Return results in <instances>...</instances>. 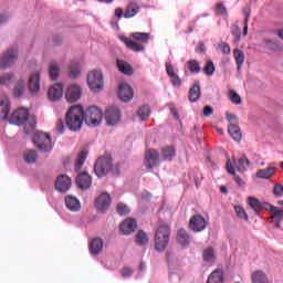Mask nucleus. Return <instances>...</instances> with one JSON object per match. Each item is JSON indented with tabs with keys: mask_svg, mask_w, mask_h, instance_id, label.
<instances>
[{
	"mask_svg": "<svg viewBox=\"0 0 283 283\" xmlns=\"http://www.w3.org/2000/svg\"><path fill=\"white\" fill-rule=\"evenodd\" d=\"M83 120H85V109L81 105H74L66 112V127L71 132H78L83 127Z\"/></svg>",
	"mask_w": 283,
	"mask_h": 283,
	"instance_id": "obj_1",
	"label": "nucleus"
},
{
	"mask_svg": "<svg viewBox=\"0 0 283 283\" xmlns=\"http://www.w3.org/2000/svg\"><path fill=\"white\" fill-rule=\"evenodd\" d=\"M86 83L88 90L93 92V94H101L105 87V77L103 76V71L101 70H92L87 73Z\"/></svg>",
	"mask_w": 283,
	"mask_h": 283,
	"instance_id": "obj_2",
	"label": "nucleus"
},
{
	"mask_svg": "<svg viewBox=\"0 0 283 283\" xmlns=\"http://www.w3.org/2000/svg\"><path fill=\"white\" fill-rule=\"evenodd\" d=\"M32 143L39 151L42 154H50L54 148V144L52 143V136L48 133L35 132L32 137Z\"/></svg>",
	"mask_w": 283,
	"mask_h": 283,
	"instance_id": "obj_3",
	"label": "nucleus"
},
{
	"mask_svg": "<svg viewBox=\"0 0 283 283\" xmlns=\"http://www.w3.org/2000/svg\"><path fill=\"white\" fill-rule=\"evenodd\" d=\"M171 235V230L169 226L163 224L159 226L155 233V249L159 253H163L165 249H167V244H169V238Z\"/></svg>",
	"mask_w": 283,
	"mask_h": 283,
	"instance_id": "obj_4",
	"label": "nucleus"
},
{
	"mask_svg": "<svg viewBox=\"0 0 283 283\" xmlns=\"http://www.w3.org/2000/svg\"><path fill=\"white\" fill-rule=\"evenodd\" d=\"M84 120L88 127H98L103 123V111L98 106H90L84 113Z\"/></svg>",
	"mask_w": 283,
	"mask_h": 283,
	"instance_id": "obj_5",
	"label": "nucleus"
},
{
	"mask_svg": "<svg viewBox=\"0 0 283 283\" xmlns=\"http://www.w3.org/2000/svg\"><path fill=\"white\" fill-rule=\"evenodd\" d=\"M94 171L97 178H103L104 176H107L112 171V157H99L94 165Z\"/></svg>",
	"mask_w": 283,
	"mask_h": 283,
	"instance_id": "obj_6",
	"label": "nucleus"
},
{
	"mask_svg": "<svg viewBox=\"0 0 283 283\" xmlns=\"http://www.w3.org/2000/svg\"><path fill=\"white\" fill-rule=\"evenodd\" d=\"M17 61H19V49L11 48L7 50L0 57V70H9Z\"/></svg>",
	"mask_w": 283,
	"mask_h": 283,
	"instance_id": "obj_7",
	"label": "nucleus"
},
{
	"mask_svg": "<svg viewBox=\"0 0 283 283\" xmlns=\"http://www.w3.org/2000/svg\"><path fill=\"white\" fill-rule=\"evenodd\" d=\"M28 118H30V111L28 108L20 107L11 114L9 123L11 125H25L28 123Z\"/></svg>",
	"mask_w": 283,
	"mask_h": 283,
	"instance_id": "obj_8",
	"label": "nucleus"
},
{
	"mask_svg": "<svg viewBox=\"0 0 283 283\" xmlns=\"http://www.w3.org/2000/svg\"><path fill=\"white\" fill-rule=\"evenodd\" d=\"M265 210L270 211L271 213V220L274 223V227L276 229H281V231H283V227H282V220H283V210L279 207H275L271 203H265Z\"/></svg>",
	"mask_w": 283,
	"mask_h": 283,
	"instance_id": "obj_9",
	"label": "nucleus"
},
{
	"mask_svg": "<svg viewBox=\"0 0 283 283\" xmlns=\"http://www.w3.org/2000/svg\"><path fill=\"white\" fill-rule=\"evenodd\" d=\"M144 165L146 169H155L160 165V154L156 149H148L145 153Z\"/></svg>",
	"mask_w": 283,
	"mask_h": 283,
	"instance_id": "obj_10",
	"label": "nucleus"
},
{
	"mask_svg": "<svg viewBox=\"0 0 283 283\" xmlns=\"http://www.w3.org/2000/svg\"><path fill=\"white\" fill-rule=\"evenodd\" d=\"M83 94V88L78 84L69 85L65 94V98L67 103H76L81 101V96Z\"/></svg>",
	"mask_w": 283,
	"mask_h": 283,
	"instance_id": "obj_11",
	"label": "nucleus"
},
{
	"mask_svg": "<svg viewBox=\"0 0 283 283\" xmlns=\"http://www.w3.org/2000/svg\"><path fill=\"white\" fill-rule=\"evenodd\" d=\"M28 85L31 94H39L41 92V71L31 72Z\"/></svg>",
	"mask_w": 283,
	"mask_h": 283,
	"instance_id": "obj_12",
	"label": "nucleus"
},
{
	"mask_svg": "<svg viewBox=\"0 0 283 283\" xmlns=\"http://www.w3.org/2000/svg\"><path fill=\"white\" fill-rule=\"evenodd\" d=\"M251 167V161H249V158H247L244 155L239 159V167H233V163L231 160L227 161V171L228 174H231L234 176L235 171H247Z\"/></svg>",
	"mask_w": 283,
	"mask_h": 283,
	"instance_id": "obj_13",
	"label": "nucleus"
},
{
	"mask_svg": "<svg viewBox=\"0 0 283 283\" xmlns=\"http://www.w3.org/2000/svg\"><path fill=\"white\" fill-rule=\"evenodd\" d=\"M118 98H120L123 103H129V101L134 98V88H132V86L125 82L119 83Z\"/></svg>",
	"mask_w": 283,
	"mask_h": 283,
	"instance_id": "obj_14",
	"label": "nucleus"
},
{
	"mask_svg": "<svg viewBox=\"0 0 283 283\" xmlns=\"http://www.w3.org/2000/svg\"><path fill=\"white\" fill-rule=\"evenodd\" d=\"M72 188V179L67 175H60L55 180V189L60 193H66Z\"/></svg>",
	"mask_w": 283,
	"mask_h": 283,
	"instance_id": "obj_15",
	"label": "nucleus"
},
{
	"mask_svg": "<svg viewBox=\"0 0 283 283\" xmlns=\"http://www.w3.org/2000/svg\"><path fill=\"white\" fill-rule=\"evenodd\" d=\"M105 120L106 124L114 127V125H118L120 123V109L117 107H109L105 112Z\"/></svg>",
	"mask_w": 283,
	"mask_h": 283,
	"instance_id": "obj_16",
	"label": "nucleus"
},
{
	"mask_svg": "<svg viewBox=\"0 0 283 283\" xmlns=\"http://www.w3.org/2000/svg\"><path fill=\"white\" fill-rule=\"evenodd\" d=\"M111 205H112V197L107 192L101 193L95 201L96 209L102 213H105V211L109 209Z\"/></svg>",
	"mask_w": 283,
	"mask_h": 283,
	"instance_id": "obj_17",
	"label": "nucleus"
},
{
	"mask_svg": "<svg viewBox=\"0 0 283 283\" xmlns=\"http://www.w3.org/2000/svg\"><path fill=\"white\" fill-rule=\"evenodd\" d=\"M190 229L195 232L205 231L207 229V220L205 217L197 214L190 219Z\"/></svg>",
	"mask_w": 283,
	"mask_h": 283,
	"instance_id": "obj_18",
	"label": "nucleus"
},
{
	"mask_svg": "<svg viewBox=\"0 0 283 283\" xmlns=\"http://www.w3.org/2000/svg\"><path fill=\"white\" fill-rule=\"evenodd\" d=\"M49 101L56 102L63 98V84L55 83L48 91Z\"/></svg>",
	"mask_w": 283,
	"mask_h": 283,
	"instance_id": "obj_19",
	"label": "nucleus"
},
{
	"mask_svg": "<svg viewBox=\"0 0 283 283\" xmlns=\"http://www.w3.org/2000/svg\"><path fill=\"white\" fill-rule=\"evenodd\" d=\"M138 223L134 219H126L119 226V231L123 235H132L136 231Z\"/></svg>",
	"mask_w": 283,
	"mask_h": 283,
	"instance_id": "obj_20",
	"label": "nucleus"
},
{
	"mask_svg": "<svg viewBox=\"0 0 283 283\" xmlns=\"http://www.w3.org/2000/svg\"><path fill=\"white\" fill-rule=\"evenodd\" d=\"M10 115V99L8 96H0V120H8Z\"/></svg>",
	"mask_w": 283,
	"mask_h": 283,
	"instance_id": "obj_21",
	"label": "nucleus"
},
{
	"mask_svg": "<svg viewBox=\"0 0 283 283\" xmlns=\"http://www.w3.org/2000/svg\"><path fill=\"white\" fill-rule=\"evenodd\" d=\"M65 207L69 211H72L73 213H76V211H81V201L78 198L69 195L64 199Z\"/></svg>",
	"mask_w": 283,
	"mask_h": 283,
	"instance_id": "obj_22",
	"label": "nucleus"
},
{
	"mask_svg": "<svg viewBox=\"0 0 283 283\" xmlns=\"http://www.w3.org/2000/svg\"><path fill=\"white\" fill-rule=\"evenodd\" d=\"M166 72L174 87H180V85H182V80H180V76L176 74V71L174 70V65H171V62L166 63Z\"/></svg>",
	"mask_w": 283,
	"mask_h": 283,
	"instance_id": "obj_23",
	"label": "nucleus"
},
{
	"mask_svg": "<svg viewBox=\"0 0 283 283\" xmlns=\"http://www.w3.org/2000/svg\"><path fill=\"white\" fill-rule=\"evenodd\" d=\"M76 185L80 189H90L92 187V176L87 172H81L76 178Z\"/></svg>",
	"mask_w": 283,
	"mask_h": 283,
	"instance_id": "obj_24",
	"label": "nucleus"
},
{
	"mask_svg": "<svg viewBox=\"0 0 283 283\" xmlns=\"http://www.w3.org/2000/svg\"><path fill=\"white\" fill-rule=\"evenodd\" d=\"M49 76L51 81H59L61 76V64L56 61H51L49 63Z\"/></svg>",
	"mask_w": 283,
	"mask_h": 283,
	"instance_id": "obj_25",
	"label": "nucleus"
},
{
	"mask_svg": "<svg viewBox=\"0 0 283 283\" xmlns=\"http://www.w3.org/2000/svg\"><path fill=\"white\" fill-rule=\"evenodd\" d=\"M119 39L125 43L126 48L129 50H133V52H145V46L140 43H137L134 40H129L128 38H125L124 35H120Z\"/></svg>",
	"mask_w": 283,
	"mask_h": 283,
	"instance_id": "obj_26",
	"label": "nucleus"
},
{
	"mask_svg": "<svg viewBox=\"0 0 283 283\" xmlns=\"http://www.w3.org/2000/svg\"><path fill=\"white\" fill-rule=\"evenodd\" d=\"M160 158L165 161L171 163L176 158V147L165 146L161 148Z\"/></svg>",
	"mask_w": 283,
	"mask_h": 283,
	"instance_id": "obj_27",
	"label": "nucleus"
},
{
	"mask_svg": "<svg viewBox=\"0 0 283 283\" xmlns=\"http://www.w3.org/2000/svg\"><path fill=\"white\" fill-rule=\"evenodd\" d=\"M275 171H277V168L273 166L258 170L256 178H260L261 180H270V178H273V176H275Z\"/></svg>",
	"mask_w": 283,
	"mask_h": 283,
	"instance_id": "obj_28",
	"label": "nucleus"
},
{
	"mask_svg": "<svg viewBox=\"0 0 283 283\" xmlns=\"http://www.w3.org/2000/svg\"><path fill=\"white\" fill-rule=\"evenodd\" d=\"M90 253L91 255H98V253L103 252V239H93L90 243Z\"/></svg>",
	"mask_w": 283,
	"mask_h": 283,
	"instance_id": "obj_29",
	"label": "nucleus"
},
{
	"mask_svg": "<svg viewBox=\"0 0 283 283\" xmlns=\"http://www.w3.org/2000/svg\"><path fill=\"white\" fill-rule=\"evenodd\" d=\"M228 133L237 143L242 140V130H240V126H238V124H229Z\"/></svg>",
	"mask_w": 283,
	"mask_h": 283,
	"instance_id": "obj_30",
	"label": "nucleus"
},
{
	"mask_svg": "<svg viewBox=\"0 0 283 283\" xmlns=\"http://www.w3.org/2000/svg\"><path fill=\"white\" fill-rule=\"evenodd\" d=\"M140 12V6L136 2H130L127 8L126 12L124 13L125 19H133V17H136Z\"/></svg>",
	"mask_w": 283,
	"mask_h": 283,
	"instance_id": "obj_31",
	"label": "nucleus"
},
{
	"mask_svg": "<svg viewBox=\"0 0 283 283\" xmlns=\"http://www.w3.org/2000/svg\"><path fill=\"white\" fill-rule=\"evenodd\" d=\"M117 67L119 72H122V74H126V76H132V74H134V69H132V65L123 60H117Z\"/></svg>",
	"mask_w": 283,
	"mask_h": 283,
	"instance_id": "obj_32",
	"label": "nucleus"
},
{
	"mask_svg": "<svg viewBox=\"0 0 283 283\" xmlns=\"http://www.w3.org/2000/svg\"><path fill=\"white\" fill-rule=\"evenodd\" d=\"M233 56L237 63V70L240 72V70H242V65H244V52H242L240 49H234Z\"/></svg>",
	"mask_w": 283,
	"mask_h": 283,
	"instance_id": "obj_33",
	"label": "nucleus"
},
{
	"mask_svg": "<svg viewBox=\"0 0 283 283\" xmlns=\"http://www.w3.org/2000/svg\"><path fill=\"white\" fill-rule=\"evenodd\" d=\"M202 258L207 264H213L216 262V251H213V248H206Z\"/></svg>",
	"mask_w": 283,
	"mask_h": 283,
	"instance_id": "obj_34",
	"label": "nucleus"
},
{
	"mask_svg": "<svg viewBox=\"0 0 283 283\" xmlns=\"http://www.w3.org/2000/svg\"><path fill=\"white\" fill-rule=\"evenodd\" d=\"M224 280L222 270H214L207 280V283H222Z\"/></svg>",
	"mask_w": 283,
	"mask_h": 283,
	"instance_id": "obj_35",
	"label": "nucleus"
},
{
	"mask_svg": "<svg viewBox=\"0 0 283 283\" xmlns=\"http://www.w3.org/2000/svg\"><path fill=\"white\" fill-rule=\"evenodd\" d=\"M23 94H25V80L21 78L15 83L13 95L21 97Z\"/></svg>",
	"mask_w": 283,
	"mask_h": 283,
	"instance_id": "obj_36",
	"label": "nucleus"
},
{
	"mask_svg": "<svg viewBox=\"0 0 283 283\" xmlns=\"http://www.w3.org/2000/svg\"><path fill=\"white\" fill-rule=\"evenodd\" d=\"M135 242L136 244H138V247H145V244L149 242V237L147 235V232L139 230L136 234Z\"/></svg>",
	"mask_w": 283,
	"mask_h": 283,
	"instance_id": "obj_37",
	"label": "nucleus"
},
{
	"mask_svg": "<svg viewBox=\"0 0 283 283\" xmlns=\"http://www.w3.org/2000/svg\"><path fill=\"white\" fill-rule=\"evenodd\" d=\"M39 158V155L36 154V150L30 149L24 153V161L28 165H34Z\"/></svg>",
	"mask_w": 283,
	"mask_h": 283,
	"instance_id": "obj_38",
	"label": "nucleus"
},
{
	"mask_svg": "<svg viewBox=\"0 0 283 283\" xmlns=\"http://www.w3.org/2000/svg\"><path fill=\"white\" fill-rule=\"evenodd\" d=\"M200 84H195L189 91V101L196 103L200 98Z\"/></svg>",
	"mask_w": 283,
	"mask_h": 283,
	"instance_id": "obj_39",
	"label": "nucleus"
},
{
	"mask_svg": "<svg viewBox=\"0 0 283 283\" xmlns=\"http://www.w3.org/2000/svg\"><path fill=\"white\" fill-rule=\"evenodd\" d=\"M151 115V111L149 109V106L144 105L138 108L137 116L139 120H147L149 116Z\"/></svg>",
	"mask_w": 283,
	"mask_h": 283,
	"instance_id": "obj_40",
	"label": "nucleus"
},
{
	"mask_svg": "<svg viewBox=\"0 0 283 283\" xmlns=\"http://www.w3.org/2000/svg\"><path fill=\"white\" fill-rule=\"evenodd\" d=\"M252 282L253 283H269V279H266V274L262 271H255L252 273Z\"/></svg>",
	"mask_w": 283,
	"mask_h": 283,
	"instance_id": "obj_41",
	"label": "nucleus"
},
{
	"mask_svg": "<svg viewBox=\"0 0 283 283\" xmlns=\"http://www.w3.org/2000/svg\"><path fill=\"white\" fill-rule=\"evenodd\" d=\"M134 41H138V43H149V33L145 32H135L132 34Z\"/></svg>",
	"mask_w": 283,
	"mask_h": 283,
	"instance_id": "obj_42",
	"label": "nucleus"
},
{
	"mask_svg": "<svg viewBox=\"0 0 283 283\" xmlns=\"http://www.w3.org/2000/svg\"><path fill=\"white\" fill-rule=\"evenodd\" d=\"M177 240L181 245L187 247L189 244V234L187 233V230H179L177 233Z\"/></svg>",
	"mask_w": 283,
	"mask_h": 283,
	"instance_id": "obj_43",
	"label": "nucleus"
},
{
	"mask_svg": "<svg viewBox=\"0 0 283 283\" xmlns=\"http://www.w3.org/2000/svg\"><path fill=\"white\" fill-rule=\"evenodd\" d=\"M249 206L251 209H253L254 212L260 213L262 211V202L258 200L255 197H249L248 198Z\"/></svg>",
	"mask_w": 283,
	"mask_h": 283,
	"instance_id": "obj_44",
	"label": "nucleus"
},
{
	"mask_svg": "<svg viewBox=\"0 0 283 283\" xmlns=\"http://www.w3.org/2000/svg\"><path fill=\"white\" fill-rule=\"evenodd\" d=\"M78 76H81V69L78 67V62H76V61L71 62L70 77L71 78H78Z\"/></svg>",
	"mask_w": 283,
	"mask_h": 283,
	"instance_id": "obj_45",
	"label": "nucleus"
},
{
	"mask_svg": "<svg viewBox=\"0 0 283 283\" xmlns=\"http://www.w3.org/2000/svg\"><path fill=\"white\" fill-rule=\"evenodd\" d=\"M187 69L191 74H198L200 73V63L196 60H190L187 62Z\"/></svg>",
	"mask_w": 283,
	"mask_h": 283,
	"instance_id": "obj_46",
	"label": "nucleus"
},
{
	"mask_svg": "<svg viewBox=\"0 0 283 283\" xmlns=\"http://www.w3.org/2000/svg\"><path fill=\"white\" fill-rule=\"evenodd\" d=\"M85 158H87V153L85 150H83L78 154L77 159L75 161L76 171L81 170L83 165H85Z\"/></svg>",
	"mask_w": 283,
	"mask_h": 283,
	"instance_id": "obj_47",
	"label": "nucleus"
},
{
	"mask_svg": "<svg viewBox=\"0 0 283 283\" xmlns=\"http://www.w3.org/2000/svg\"><path fill=\"white\" fill-rule=\"evenodd\" d=\"M234 211L237 217L240 218V220L249 222V214H247V211H244V208L242 206H234Z\"/></svg>",
	"mask_w": 283,
	"mask_h": 283,
	"instance_id": "obj_48",
	"label": "nucleus"
},
{
	"mask_svg": "<svg viewBox=\"0 0 283 283\" xmlns=\"http://www.w3.org/2000/svg\"><path fill=\"white\" fill-rule=\"evenodd\" d=\"M228 98L233 103V105H240L242 103V97L235 91L228 92Z\"/></svg>",
	"mask_w": 283,
	"mask_h": 283,
	"instance_id": "obj_49",
	"label": "nucleus"
},
{
	"mask_svg": "<svg viewBox=\"0 0 283 283\" xmlns=\"http://www.w3.org/2000/svg\"><path fill=\"white\" fill-rule=\"evenodd\" d=\"M14 82V73H8L0 76V85H10Z\"/></svg>",
	"mask_w": 283,
	"mask_h": 283,
	"instance_id": "obj_50",
	"label": "nucleus"
},
{
	"mask_svg": "<svg viewBox=\"0 0 283 283\" xmlns=\"http://www.w3.org/2000/svg\"><path fill=\"white\" fill-rule=\"evenodd\" d=\"M203 72L205 74H207V76H213V73L216 72V66L213 65V62L208 61L206 66L203 67Z\"/></svg>",
	"mask_w": 283,
	"mask_h": 283,
	"instance_id": "obj_51",
	"label": "nucleus"
},
{
	"mask_svg": "<svg viewBox=\"0 0 283 283\" xmlns=\"http://www.w3.org/2000/svg\"><path fill=\"white\" fill-rule=\"evenodd\" d=\"M231 32H232V35L234 36V43H239L240 36L242 35V29H240V27L238 25H233Z\"/></svg>",
	"mask_w": 283,
	"mask_h": 283,
	"instance_id": "obj_52",
	"label": "nucleus"
},
{
	"mask_svg": "<svg viewBox=\"0 0 283 283\" xmlns=\"http://www.w3.org/2000/svg\"><path fill=\"white\" fill-rule=\"evenodd\" d=\"M249 17H251V12L249 10H244L243 36H247V34H249Z\"/></svg>",
	"mask_w": 283,
	"mask_h": 283,
	"instance_id": "obj_53",
	"label": "nucleus"
},
{
	"mask_svg": "<svg viewBox=\"0 0 283 283\" xmlns=\"http://www.w3.org/2000/svg\"><path fill=\"white\" fill-rule=\"evenodd\" d=\"M129 207H127V205L125 203H118L117 205V213H119V216H127L129 213Z\"/></svg>",
	"mask_w": 283,
	"mask_h": 283,
	"instance_id": "obj_54",
	"label": "nucleus"
},
{
	"mask_svg": "<svg viewBox=\"0 0 283 283\" xmlns=\"http://www.w3.org/2000/svg\"><path fill=\"white\" fill-rule=\"evenodd\" d=\"M226 118L230 123V125H238V116L230 113H226Z\"/></svg>",
	"mask_w": 283,
	"mask_h": 283,
	"instance_id": "obj_55",
	"label": "nucleus"
},
{
	"mask_svg": "<svg viewBox=\"0 0 283 283\" xmlns=\"http://www.w3.org/2000/svg\"><path fill=\"white\" fill-rule=\"evenodd\" d=\"M264 45L268 46L270 50H275V48H277V42L273 41V40H264L263 41Z\"/></svg>",
	"mask_w": 283,
	"mask_h": 283,
	"instance_id": "obj_56",
	"label": "nucleus"
},
{
	"mask_svg": "<svg viewBox=\"0 0 283 283\" xmlns=\"http://www.w3.org/2000/svg\"><path fill=\"white\" fill-rule=\"evenodd\" d=\"M273 193H274V196H277V197L283 196V186L280 184L275 185Z\"/></svg>",
	"mask_w": 283,
	"mask_h": 283,
	"instance_id": "obj_57",
	"label": "nucleus"
},
{
	"mask_svg": "<svg viewBox=\"0 0 283 283\" xmlns=\"http://www.w3.org/2000/svg\"><path fill=\"white\" fill-rule=\"evenodd\" d=\"M219 48L224 54H231V46H229L227 43L223 42L219 44Z\"/></svg>",
	"mask_w": 283,
	"mask_h": 283,
	"instance_id": "obj_58",
	"label": "nucleus"
},
{
	"mask_svg": "<svg viewBox=\"0 0 283 283\" xmlns=\"http://www.w3.org/2000/svg\"><path fill=\"white\" fill-rule=\"evenodd\" d=\"M134 272L132 271V269H129V268H124V269H122V271H120V274H122V277H132V274H133Z\"/></svg>",
	"mask_w": 283,
	"mask_h": 283,
	"instance_id": "obj_59",
	"label": "nucleus"
},
{
	"mask_svg": "<svg viewBox=\"0 0 283 283\" xmlns=\"http://www.w3.org/2000/svg\"><path fill=\"white\" fill-rule=\"evenodd\" d=\"M217 14H227V8L222 3L217 4L216 9Z\"/></svg>",
	"mask_w": 283,
	"mask_h": 283,
	"instance_id": "obj_60",
	"label": "nucleus"
},
{
	"mask_svg": "<svg viewBox=\"0 0 283 283\" xmlns=\"http://www.w3.org/2000/svg\"><path fill=\"white\" fill-rule=\"evenodd\" d=\"M56 130L59 134H63L65 132V124H63V120H59L56 123Z\"/></svg>",
	"mask_w": 283,
	"mask_h": 283,
	"instance_id": "obj_61",
	"label": "nucleus"
},
{
	"mask_svg": "<svg viewBox=\"0 0 283 283\" xmlns=\"http://www.w3.org/2000/svg\"><path fill=\"white\" fill-rule=\"evenodd\" d=\"M213 114V107L211 106H205L203 108V116L209 117Z\"/></svg>",
	"mask_w": 283,
	"mask_h": 283,
	"instance_id": "obj_62",
	"label": "nucleus"
},
{
	"mask_svg": "<svg viewBox=\"0 0 283 283\" xmlns=\"http://www.w3.org/2000/svg\"><path fill=\"white\" fill-rule=\"evenodd\" d=\"M170 114L174 116L175 120H180V115H178V109H176V107H170Z\"/></svg>",
	"mask_w": 283,
	"mask_h": 283,
	"instance_id": "obj_63",
	"label": "nucleus"
},
{
	"mask_svg": "<svg viewBox=\"0 0 283 283\" xmlns=\"http://www.w3.org/2000/svg\"><path fill=\"white\" fill-rule=\"evenodd\" d=\"M197 52H205V43L200 42L198 44Z\"/></svg>",
	"mask_w": 283,
	"mask_h": 283,
	"instance_id": "obj_64",
	"label": "nucleus"
}]
</instances>
